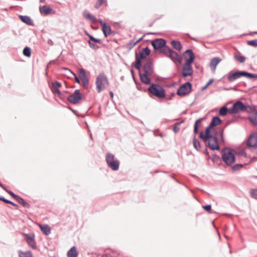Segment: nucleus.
<instances>
[{"label":"nucleus","mask_w":257,"mask_h":257,"mask_svg":"<svg viewBox=\"0 0 257 257\" xmlns=\"http://www.w3.org/2000/svg\"><path fill=\"white\" fill-rule=\"evenodd\" d=\"M208 86H207V84L204 86V87L203 88V89H205Z\"/></svg>","instance_id":"obj_60"},{"label":"nucleus","mask_w":257,"mask_h":257,"mask_svg":"<svg viewBox=\"0 0 257 257\" xmlns=\"http://www.w3.org/2000/svg\"><path fill=\"white\" fill-rule=\"evenodd\" d=\"M48 43L52 44L53 43V42L51 40H49Z\"/></svg>","instance_id":"obj_57"},{"label":"nucleus","mask_w":257,"mask_h":257,"mask_svg":"<svg viewBox=\"0 0 257 257\" xmlns=\"http://www.w3.org/2000/svg\"><path fill=\"white\" fill-rule=\"evenodd\" d=\"M61 86V83L58 82V81H56L55 82H54V83H52V87H56V88H58V87H60Z\"/></svg>","instance_id":"obj_43"},{"label":"nucleus","mask_w":257,"mask_h":257,"mask_svg":"<svg viewBox=\"0 0 257 257\" xmlns=\"http://www.w3.org/2000/svg\"><path fill=\"white\" fill-rule=\"evenodd\" d=\"M85 34L88 37V35H90L87 32H85Z\"/></svg>","instance_id":"obj_58"},{"label":"nucleus","mask_w":257,"mask_h":257,"mask_svg":"<svg viewBox=\"0 0 257 257\" xmlns=\"http://www.w3.org/2000/svg\"><path fill=\"white\" fill-rule=\"evenodd\" d=\"M148 91L152 95L158 98L162 99L165 97V91L159 85L152 84L148 88Z\"/></svg>","instance_id":"obj_5"},{"label":"nucleus","mask_w":257,"mask_h":257,"mask_svg":"<svg viewBox=\"0 0 257 257\" xmlns=\"http://www.w3.org/2000/svg\"><path fill=\"white\" fill-rule=\"evenodd\" d=\"M9 193L14 198H15V199L17 198V197H18L17 195H15L13 192H9Z\"/></svg>","instance_id":"obj_53"},{"label":"nucleus","mask_w":257,"mask_h":257,"mask_svg":"<svg viewBox=\"0 0 257 257\" xmlns=\"http://www.w3.org/2000/svg\"><path fill=\"white\" fill-rule=\"evenodd\" d=\"M242 76H243V71H236L233 73L230 72L226 75L227 80L231 82Z\"/></svg>","instance_id":"obj_11"},{"label":"nucleus","mask_w":257,"mask_h":257,"mask_svg":"<svg viewBox=\"0 0 257 257\" xmlns=\"http://www.w3.org/2000/svg\"><path fill=\"white\" fill-rule=\"evenodd\" d=\"M167 52V56L169 57L174 62H181L182 58L175 51L171 50L169 47L166 48Z\"/></svg>","instance_id":"obj_9"},{"label":"nucleus","mask_w":257,"mask_h":257,"mask_svg":"<svg viewBox=\"0 0 257 257\" xmlns=\"http://www.w3.org/2000/svg\"><path fill=\"white\" fill-rule=\"evenodd\" d=\"M78 252L75 246H72L67 252V257H77Z\"/></svg>","instance_id":"obj_22"},{"label":"nucleus","mask_w":257,"mask_h":257,"mask_svg":"<svg viewBox=\"0 0 257 257\" xmlns=\"http://www.w3.org/2000/svg\"><path fill=\"white\" fill-rule=\"evenodd\" d=\"M52 89H53V91L55 93H57L58 94H60V91L59 90V89H58V88H56L55 87H52Z\"/></svg>","instance_id":"obj_48"},{"label":"nucleus","mask_w":257,"mask_h":257,"mask_svg":"<svg viewBox=\"0 0 257 257\" xmlns=\"http://www.w3.org/2000/svg\"><path fill=\"white\" fill-rule=\"evenodd\" d=\"M180 130L179 125L178 124H175L173 127V131L176 133H177Z\"/></svg>","instance_id":"obj_46"},{"label":"nucleus","mask_w":257,"mask_h":257,"mask_svg":"<svg viewBox=\"0 0 257 257\" xmlns=\"http://www.w3.org/2000/svg\"><path fill=\"white\" fill-rule=\"evenodd\" d=\"M88 37L89 38L90 40L91 41H92L95 43H101V40L99 39H96L94 38L91 35H88Z\"/></svg>","instance_id":"obj_40"},{"label":"nucleus","mask_w":257,"mask_h":257,"mask_svg":"<svg viewBox=\"0 0 257 257\" xmlns=\"http://www.w3.org/2000/svg\"><path fill=\"white\" fill-rule=\"evenodd\" d=\"M228 112V109L225 106H223L220 108L219 112V114L221 116H225L226 115L227 112Z\"/></svg>","instance_id":"obj_34"},{"label":"nucleus","mask_w":257,"mask_h":257,"mask_svg":"<svg viewBox=\"0 0 257 257\" xmlns=\"http://www.w3.org/2000/svg\"><path fill=\"white\" fill-rule=\"evenodd\" d=\"M191 90V84L190 82H186L180 86L177 90V94L183 96L189 94Z\"/></svg>","instance_id":"obj_8"},{"label":"nucleus","mask_w":257,"mask_h":257,"mask_svg":"<svg viewBox=\"0 0 257 257\" xmlns=\"http://www.w3.org/2000/svg\"><path fill=\"white\" fill-rule=\"evenodd\" d=\"M247 45L253 46V47H257V39L247 41Z\"/></svg>","instance_id":"obj_38"},{"label":"nucleus","mask_w":257,"mask_h":257,"mask_svg":"<svg viewBox=\"0 0 257 257\" xmlns=\"http://www.w3.org/2000/svg\"><path fill=\"white\" fill-rule=\"evenodd\" d=\"M213 79H210L207 83V86H209V85H210L213 82Z\"/></svg>","instance_id":"obj_54"},{"label":"nucleus","mask_w":257,"mask_h":257,"mask_svg":"<svg viewBox=\"0 0 257 257\" xmlns=\"http://www.w3.org/2000/svg\"><path fill=\"white\" fill-rule=\"evenodd\" d=\"M1 201H4L7 203H9V204L12 203V202H11V201L6 199L5 198H4V197H1Z\"/></svg>","instance_id":"obj_50"},{"label":"nucleus","mask_w":257,"mask_h":257,"mask_svg":"<svg viewBox=\"0 0 257 257\" xmlns=\"http://www.w3.org/2000/svg\"><path fill=\"white\" fill-rule=\"evenodd\" d=\"M24 235L26 237V239L28 244L32 248H35L36 246L34 236L30 235L28 234H24Z\"/></svg>","instance_id":"obj_18"},{"label":"nucleus","mask_w":257,"mask_h":257,"mask_svg":"<svg viewBox=\"0 0 257 257\" xmlns=\"http://www.w3.org/2000/svg\"><path fill=\"white\" fill-rule=\"evenodd\" d=\"M11 204H12V205L14 206H16V207H18V205L16 204H15L14 203L12 202V203H11Z\"/></svg>","instance_id":"obj_56"},{"label":"nucleus","mask_w":257,"mask_h":257,"mask_svg":"<svg viewBox=\"0 0 257 257\" xmlns=\"http://www.w3.org/2000/svg\"><path fill=\"white\" fill-rule=\"evenodd\" d=\"M221 122V120L218 117H213L210 123L209 126L212 128L213 126H216L220 124Z\"/></svg>","instance_id":"obj_23"},{"label":"nucleus","mask_w":257,"mask_h":257,"mask_svg":"<svg viewBox=\"0 0 257 257\" xmlns=\"http://www.w3.org/2000/svg\"><path fill=\"white\" fill-rule=\"evenodd\" d=\"M166 44V41L163 39H156L152 42V45L155 49L163 48Z\"/></svg>","instance_id":"obj_16"},{"label":"nucleus","mask_w":257,"mask_h":257,"mask_svg":"<svg viewBox=\"0 0 257 257\" xmlns=\"http://www.w3.org/2000/svg\"><path fill=\"white\" fill-rule=\"evenodd\" d=\"M251 194L252 197L257 198V189L252 190L251 191Z\"/></svg>","instance_id":"obj_45"},{"label":"nucleus","mask_w":257,"mask_h":257,"mask_svg":"<svg viewBox=\"0 0 257 257\" xmlns=\"http://www.w3.org/2000/svg\"><path fill=\"white\" fill-rule=\"evenodd\" d=\"M39 10L41 14H44L46 15L50 14L52 11V10L49 7L46 6L40 7Z\"/></svg>","instance_id":"obj_24"},{"label":"nucleus","mask_w":257,"mask_h":257,"mask_svg":"<svg viewBox=\"0 0 257 257\" xmlns=\"http://www.w3.org/2000/svg\"><path fill=\"white\" fill-rule=\"evenodd\" d=\"M88 44H89L90 47H91V48H92L93 49H97L98 48V47L96 45L91 42L90 41H88Z\"/></svg>","instance_id":"obj_44"},{"label":"nucleus","mask_w":257,"mask_h":257,"mask_svg":"<svg viewBox=\"0 0 257 257\" xmlns=\"http://www.w3.org/2000/svg\"><path fill=\"white\" fill-rule=\"evenodd\" d=\"M106 162L112 170L117 171L119 169V162L116 159L114 156L110 153H107L105 157Z\"/></svg>","instance_id":"obj_7"},{"label":"nucleus","mask_w":257,"mask_h":257,"mask_svg":"<svg viewBox=\"0 0 257 257\" xmlns=\"http://www.w3.org/2000/svg\"><path fill=\"white\" fill-rule=\"evenodd\" d=\"M171 44L173 46V47L178 51H181L182 48V46L181 43L179 41H172L171 42Z\"/></svg>","instance_id":"obj_26"},{"label":"nucleus","mask_w":257,"mask_h":257,"mask_svg":"<svg viewBox=\"0 0 257 257\" xmlns=\"http://www.w3.org/2000/svg\"><path fill=\"white\" fill-rule=\"evenodd\" d=\"M19 257H33L31 252L27 251L23 252L21 251H19Z\"/></svg>","instance_id":"obj_33"},{"label":"nucleus","mask_w":257,"mask_h":257,"mask_svg":"<svg viewBox=\"0 0 257 257\" xmlns=\"http://www.w3.org/2000/svg\"><path fill=\"white\" fill-rule=\"evenodd\" d=\"M235 57L240 63L244 62L245 60V57L242 56H236Z\"/></svg>","instance_id":"obj_42"},{"label":"nucleus","mask_w":257,"mask_h":257,"mask_svg":"<svg viewBox=\"0 0 257 257\" xmlns=\"http://www.w3.org/2000/svg\"><path fill=\"white\" fill-rule=\"evenodd\" d=\"M243 76L249 79H257V74L243 71Z\"/></svg>","instance_id":"obj_28"},{"label":"nucleus","mask_w":257,"mask_h":257,"mask_svg":"<svg viewBox=\"0 0 257 257\" xmlns=\"http://www.w3.org/2000/svg\"><path fill=\"white\" fill-rule=\"evenodd\" d=\"M149 76L145 73H140V77L141 81L145 84H150L151 83V79L149 77Z\"/></svg>","instance_id":"obj_20"},{"label":"nucleus","mask_w":257,"mask_h":257,"mask_svg":"<svg viewBox=\"0 0 257 257\" xmlns=\"http://www.w3.org/2000/svg\"><path fill=\"white\" fill-rule=\"evenodd\" d=\"M220 137H221V141L223 143L224 142V137H223V131H222L220 133Z\"/></svg>","instance_id":"obj_52"},{"label":"nucleus","mask_w":257,"mask_h":257,"mask_svg":"<svg viewBox=\"0 0 257 257\" xmlns=\"http://www.w3.org/2000/svg\"><path fill=\"white\" fill-rule=\"evenodd\" d=\"M84 17L89 20H91L93 23H96L97 19L89 13L84 14Z\"/></svg>","instance_id":"obj_29"},{"label":"nucleus","mask_w":257,"mask_h":257,"mask_svg":"<svg viewBox=\"0 0 257 257\" xmlns=\"http://www.w3.org/2000/svg\"><path fill=\"white\" fill-rule=\"evenodd\" d=\"M96 22H99V23L101 24V26H102H102H103V25H104V24H105V23H104V22H103V21H102V20H101V19L97 20Z\"/></svg>","instance_id":"obj_51"},{"label":"nucleus","mask_w":257,"mask_h":257,"mask_svg":"<svg viewBox=\"0 0 257 257\" xmlns=\"http://www.w3.org/2000/svg\"><path fill=\"white\" fill-rule=\"evenodd\" d=\"M143 69L145 74L151 75L153 73V69L152 66V62L150 59L147 60L146 63L144 65Z\"/></svg>","instance_id":"obj_15"},{"label":"nucleus","mask_w":257,"mask_h":257,"mask_svg":"<svg viewBox=\"0 0 257 257\" xmlns=\"http://www.w3.org/2000/svg\"><path fill=\"white\" fill-rule=\"evenodd\" d=\"M142 38H141L136 41L132 40L130 41L127 45V47H128L130 49L133 48L139 42L142 40Z\"/></svg>","instance_id":"obj_30"},{"label":"nucleus","mask_w":257,"mask_h":257,"mask_svg":"<svg viewBox=\"0 0 257 257\" xmlns=\"http://www.w3.org/2000/svg\"><path fill=\"white\" fill-rule=\"evenodd\" d=\"M109 94H110V96H111V97H113V92H111V91L109 92Z\"/></svg>","instance_id":"obj_55"},{"label":"nucleus","mask_w":257,"mask_h":257,"mask_svg":"<svg viewBox=\"0 0 257 257\" xmlns=\"http://www.w3.org/2000/svg\"><path fill=\"white\" fill-rule=\"evenodd\" d=\"M247 145L248 147H257V141L254 135H251L249 137L247 141Z\"/></svg>","instance_id":"obj_19"},{"label":"nucleus","mask_w":257,"mask_h":257,"mask_svg":"<svg viewBox=\"0 0 257 257\" xmlns=\"http://www.w3.org/2000/svg\"><path fill=\"white\" fill-rule=\"evenodd\" d=\"M221 61V59L219 57H215L212 59L210 62V67L213 73L215 72L217 65Z\"/></svg>","instance_id":"obj_17"},{"label":"nucleus","mask_w":257,"mask_h":257,"mask_svg":"<svg viewBox=\"0 0 257 257\" xmlns=\"http://www.w3.org/2000/svg\"><path fill=\"white\" fill-rule=\"evenodd\" d=\"M45 2V0H40V3H44Z\"/></svg>","instance_id":"obj_59"},{"label":"nucleus","mask_w":257,"mask_h":257,"mask_svg":"<svg viewBox=\"0 0 257 257\" xmlns=\"http://www.w3.org/2000/svg\"><path fill=\"white\" fill-rule=\"evenodd\" d=\"M96 90L98 93L105 89L108 85L106 76L103 73H100L96 79Z\"/></svg>","instance_id":"obj_4"},{"label":"nucleus","mask_w":257,"mask_h":257,"mask_svg":"<svg viewBox=\"0 0 257 257\" xmlns=\"http://www.w3.org/2000/svg\"><path fill=\"white\" fill-rule=\"evenodd\" d=\"M193 146L196 150H199L200 149V143L198 141L196 140L195 135L194 136V137L193 138Z\"/></svg>","instance_id":"obj_32"},{"label":"nucleus","mask_w":257,"mask_h":257,"mask_svg":"<svg viewBox=\"0 0 257 257\" xmlns=\"http://www.w3.org/2000/svg\"><path fill=\"white\" fill-rule=\"evenodd\" d=\"M254 34H257V32H253Z\"/></svg>","instance_id":"obj_61"},{"label":"nucleus","mask_w":257,"mask_h":257,"mask_svg":"<svg viewBox=\"0 0 257 257\" xmlns=\"http://www.w3.org/2000/svg\"><path fill=\"white\" fill-rule=\"evenodd\" d=\"M103 2L104 0H98V2H97L95 5V8L98 9L102 5Z\"/></svg>","instance_id":"obj_41"},{"label":"nucleus","mask_w":257,"mask_h":257,"mask_svg":"<svg viewBox=\"0 0 257 257\" xmlns=\"http://www.w3.org/2000/svg\"><path fill=\"white\" fill-rule=\"evenodd\" d=\"M249 109L251 111L254 110V107L249 105L244 104L240 101H237L234 103L232 107L228 109V112L232 114L237 113L239 112L248 111Z\"/></svg>","instance_id":"obj_2"},{"label":"nucleus","mask_w":257,"mask_h":257,"mask_svg":"<svg viewBox=\"0 0 257 257\" xmlns=\"http://www.w3.org/2000/svg\"><path fill=\"white\" fill-rule=\"evenodd\" d=\"M211 128H212L208 126L206 128L204 133L203 132L200 133V137L205 143H207V141L209 139L213 137L211 134Z\"/></svg>","instance_id":"obj_14"},{"label":"nucleus","mask_w":257,"mask_h":257,"mask_svg":"<svg viewBox=\"0 0 257 257\" xmlns=\"http://www.w3.org/2000/svg\"><path fill=\"white\" fill-rule=\"evenodd\" d=\"M150 50L148 47L144 48L139 53H136V63L134 67L138 70H140L142 66L141 60L146 58L150 54Z\"/></svg>","instance_id":"obj_6"},{"label":"nucleus","mask_w":257,"mask_h":257,"mask_svg":"<svg viewBox=\"0 0 257 257\" xmlns=\"http://www.w3.org/2000/svg\"><path fill=\"white\" fill-rule=\"evenodd\" d=\"M78 73L79 77L82 81L83 87L84 88H87L89 83V81L86 76L85 70L83 69H80L78 70Z\"/></svg>","instance_id":"obj_12"},{"label":"nucleus","mask_w":257,"mask_h":257,"mask_svg":"<svg viewBox=\"0 0 257 257\" xmlns=\"http://www.w3.org/2000/svg\"><path fill=\"white\" fill-rule=\"evenodd\" d=\"M23 54L28 57L31 56V50L29 47H25L23 50Z\"/></svg>","instance_id":"obj_35"},{"label":"nucleus","mask_w":257,"mask_h":257,"mask_svg":"<svg viewBox=\"0 0 257 257\" xmlns=\"http://www.w3.org/2000/svg\"><path fill=\"white\" fill-rule=\"evenodd\" d=\"M223 161L227 165H230L235 162V151L228 148H225L221 151Z\"/></svg>","instance_id":"obj_3"},{"label":"nucleus","mask_w":257,"mask_h":257,"mask_svg":"<svg viewBox=\"0 0 257 257\" xmlns=\"http://www.w3.org/2000/svg\"><path fill=\"white\" fill-rule=\"evenodd\" d=\"M188 55L189 58L186 59V62L183 67L182 75L184 77L191 76L193 73V70L191 64L194 60V55L191 50H187L185 52Z\"/></svg>","instance_id":"obj_1"},{"label":"nucleus","mask_w":257,"mask_h":257,"mask_svg":"<svg viewBox=\"0 0 257 257\" xmlns=\"http://www.w3.org/2000/svg\"><path fill=\"white\" fill-rule=\"evenodd\" d=\"M207 142V146L212 150H218L219 149L217 140L215 137H213L209 139Z\"/></svg>","instance_id":"obj_13"},{"label":"nucleus","mask_w":257,"mask_h":257,"mask_svg":"<svg viewBox=\"0 0 257 257\" xmlns=\"http://www.w3.org/2000/svg\"><path fill=\"white\" fill-rule=\"evenodd\" d=\"M39 227L43 233L48 235L51 233V229L48 225H40Z\"/></svg>","instance_id":"obj_25"},{"label":"nucleus","mask_w":257,"mask_h":257,"mask_svg":"<svg viewBox=\"0 0 257 257\" xmlns=\"http://www.w3.org/2000/svg\"><path fill=\"white\" fill-rule=\"evenodd\" d=\"M203 208L206 211H210L211 210V206L210 205H205V206H203Z\"/></svg>","instance_id":"obj_47"},{"label":"nucleus","mask_w":257,"mask_h":257,"mask_svg":"<svg viewBox=\"0 0 257 257\" xmlns=\"http://www.w3.org/2000/svg\"><path fill=\"white\" fill-rule=\"evenodd\" d=\"M70 72L71 73H72V74L74 76V77H75V81L78 83H80V79H79V78H78L77 77V76L76 75V74L74 73H73L72 72L70 71Z\"/></svg>","instance_id":"obj_49"},{"label":"nucleus","mask_w":257,"mask_h":257,"mask_svg":"<svg viewBox=\"0 0 257 257\" xmlns=\"http://www.w3.org/2000/svg\"><path fill=\"white\" fill-rule=\"evenodd\" d=\"M19 18L23 22L29 26H33L34 25L32 20L29 16L21 15L19 16Z\"/></svg>","instance_id":"obj_21"},{"label":"nucleus","mask_w":257,"mask_h":257,"mask_svg":"<svg viewBox=\"0 0 257 257\" xmlns=\"http://www.w3.org/2000/svg\"><path fill=\"white\" fill-rule=\"evenodd\" d=\"M16 199L19 203L22 204L24 206H27V205H28V204L27 202H26L23 199L21 198L18 196V197H17Z\"/></svg>","instance_id":"obj_37"},{"label":"nucleus","mask_w":257,"mask_h":257,"mask_svg":"<svg viewBox=\"0 0 257 257\" xmlns=\"http://www.w3.org/2000/svg\"><path fill=\"white\" fill-rule=\"evenodd\" d=\"M82 96L79 90H75L73 94L68 97V100L71 103L76 104L81 99Z\"/></svg>","instance_id":"obj_10"},{"label":"nucleus","mask_w":257,"mask_h":257,"mask_svg":"<svg viewBox=\"0 0 257 257\" xmlns=\"http://www.w3.org/2000/svg\"><path fill=\"white\" fill-rule=\"evenodd\" d=\"M249 120L254 124H257V112L254 115L248 117Z\"/></svg>","instance_id":"obj_36"},{"label":"nucleus","mask_w":257,"mask_h":257,"mask_svg":"<svg viewBox=\"0 0 257 257\" xmlns=\"http://www.w3.org/2000/svg\"><path fill=\"white\" fill-rule=\"evenodd\" d=\"M242 167H243V165L242 164H236L232 167V170L233 171H237V170H239Z\"/></svg>","instance_id":"obj_39"},{"label":"nucleus","mask_w":257,"mask_h":257,"mask_svg":"<svg viewBox=\"0 0 257 257\" xmlns=\"http://www.w3.org/2000/svg\"><path fill=\"white\" fill-rule=\"evenodd\" d=\"M202 119V118H199L195 121L194 126V133L195 135L198 133V125L201 122Z\"/></svg>","instance_id":"obj_31"},{"label":"nucleus","mask_w":257,"mask_h":257,"mask_svg":"<svg viewBox=\"0 0 257 257\" xmlns=\"http://www.w3.org/2000/svg\"><path fill=\"white\" fill-rule=\"evenodd\" d=\"M102 30L105 37H106L108 35H110L111 33L110 27L108 26H107L106 24H104L103 26H102Z\"/></svg>","instance_id":"obj_27"}]
</instances>
